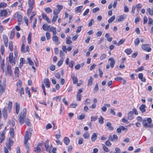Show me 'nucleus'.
Instances as JSON below:
<instances>
[{"label":"nucleus","mask_w":153,"mask_h":153,"mask_svg":"<svg viewBox=\"0 0 153 153\" xmlns=\"http://www.w3.org/2000/svg\"><path fill=\"white\" fill-rule=\"evenodd\" d=\"M2 115L4 118L6 119L7 117V107H5L2 111Z\"/></svg>","instance_id":"f8f14e48"},{"label":"nucleus","mask_w":153,"mask_h":153,"mask_svg":"<svg viewBox=\"0 0 153 153\" xmlns=\"http://www.w3.org/2000/svg\"><path fill=\"white\" fill-rule=\"evenodd\" d=\"M97 116H92L91 117V121H95L97 119Z\"/></svg>","instance_id":"13d9d810"},{"label":"nucleus","mask_w":153,"mask_h":153,"mask_svg":"<svg viewBox=\"0 0 153 153\" xmlns=\"http://www.w3.org/2000/svg\"><path fill=\"white\" fill-rule=\"evenodd\" d=\"M9 48L10 49L11 51H12L13 50V43L12 42L10 41L9 42Z\"/></svg>","instance_id":"72a5a7b5"},{"label":"nucleus","mask_w":153,"mask_h":153,"mask_svg":"<svg viewBox=\"0 0 153 153\" xmlns=\"http://www.w3.org/2000/svg\"><path fill=\"white\" fill-rule=\"evenodd\" d=\"M25 60H24L23 58H21L20 59V62L19 63V66L22 67L23 64L25 63Z\"/></svg>","instance_id":"e433bc0d"},{"label":"nucleus","mask_w":153,"mask_h":153,"mask_svg":"<svg viewBox=\"0 0 153 153\" xmlns=\"http://www.w3.org/2000/svg\"><path fill=\"white\" fill-rule=\"evenodd\" d=\"M103 149L104 151L106 152H108L109 151V150L108 149V148L106 147L104 144H102Z\"/></svg>","instance_id":"3c124183"},{"label":"nucleus","mask_w":153,"mask_h":153,"mask_svg":"<svg viewBox=\"0 0 153 153\" xmlns=\"http://www.w3.org/2000/svg\"><path fill=\"white\" fill-rule=\"evenodd\" d=\"M125 42V39H121L117 44L118 46H120L122 44Z\"/></svg>","instance_id":"49530a36"},{"label":"nucleus","mask_w":153,"mask_h":153,"mask_svg":"<svg viewBox=\"0 0 153 153\" xmlns=\"http://www.w3.org/2000/svg\"><path fill=\"white\" fill-rule=\"evenodd\" d=\"M19 69L18 67H16L15 69L14 73L15 76L17 77H18L19 76Z\"/></svg>","instance_id":"f704fd0d"},{"label":"nucleus","mask_w":153,"mask_h":153,"mask_svg":"<svg viewBox=\"0 0 153 153\" xmlns=\"http://www.w3.org/2000/svg\"><path fill=\"white\" fill-rule=\"evenodd\" d=\"M115 19V16H113L111 17L108 20V22L109 23H110L113 22Z\"/></svg>","instance_id":"a19ab883"},{"label":"nucleus","mask_w":153,"mask_h":153,"mask_svg":"<svg viewBox=\"0 0 153 153\" xmlns=\"http://www.w3.org/2000/svg\"><path fill=\"white\" fill-rule=\"evenodd\" d=\"M144 70L143 67L142 66L140 67H139L137 70L135 71L136 72H137L139 71H141Z\"/></svg>","instance_id":"5fc2aeb1"},{"label":"nucleus","mask_w":153,"mask_h":153,"mask_svg":"<svg viewBox=\"0 0 153 153\" xmlns=\"http://www.w3.org/2000/svg\"><path fill=\"white\" fill-rule=\"evenodd\" d=\"M90 100L89 99L87 98V99L85 101V102L84 104L85 105H88L90 103Z\"/></svg>","instance_id":"69168bd1"},{"label":"nucleus","mask_w":153,"mask_h":153,"mask_svg":"<svg viewBox=\"0 0 153 153\" xmlns=\"http://www.w3.org/2000/svg\"><path fill=\"white\" fill-rule=\"evenodd\" d=\"M4 60H3L2 62H1V69L3 70V71H4Z\"/></svg>","instance_id":"bf43d9fd"},{"label":"nucleus","mask_w":153,"mask_h":153,"mask_svg":"<svg viewBox=\"0 0 153 153\" xmlns=\"http://www.w3.org/2000/svg\"><path fill=\"white\" fill-rule=\"evenodd\" d=\"M45 36L47 40H48L50 39L51 36L49 33L48 32H46L45 34Z\"/></svg>","instance_id":"e2e57ef3"},{"label":"nucleus","mask_w":153,"mask_h":153,"mask_svg":"<svg viewBox=\"0 0 153 153\" xmlns=\"http://www.w3.org/2000/svg\"><path fill=\"white\" fill-rule=\"evenodd\" d=\"M125 52L127 54L129 55L131 54L132 52V51L130 48H128L126 49L125 50Z\"/></svg>","instance_id":"2f4dec72"},{"label":"nucleus","mask_w":153,"mask_h":153,"mask_svg":"<svg viewBox=\"0 0 153 153\" xmlns=\"http://www.w3.org/2000/svg\"><path fill=\"white\" fill-rule=\"evenodd\" d=\"M70 139L67 137H65L64 138V142L65 143L66 145H68L70 142Z\"/></svg>","instance_id":"c85d7f7f"},{"label":"nucleus","mask_w":153,"mask_h":153,"mask_svg":"<svg viewBox=\"0 0 153 153\" xmlns=\"http://www.w3.org/2000/svg\"><path fill=\"white\" fill-rule=\"evenodd\" d=\"M147 11L148 12L150 15L152 16L153 15V11L151 10V9L150 8H149L147 9Z\"/></svg>","instance_id":"680f3d73"},{"label":"nucleus","mask_w":153,"mask_h":153,"mask_svg":"<svg viewBox=\"0 0 153 153\" xmlns=\"http://www.w3.org/2000/svg\"><path fill=\"white\" fill-rule=\"evenodd\" d=\"M58 17V15L53 16L51 20L52 22L54 23L56 21Z\"/></svg>","instance_id":"864d4df0"},{"label":"nucleus","mask_w":153,"mask_h":153,"mask_svg":"<svg viewBox=\"0 0 153 153\" xmlns=\"http://www.w3.org/2000/svg\"><path fill=\"white\" fill-rule=\"evenodd\" d=\"M15 106L16 108V113L17 114H18L20 109V105L17 102H16L15 104Z\"/></svg>","instance_id":"a211bd4d"},{"label":"nucleus","mask_w":153,"mask_h":153,"mask_svg":"<svg viewBox=\"0 0 153 153\" xmlns=\"http://www.w3.org/2000/svg\"><path fill=\"white\" fill-rule=\"evenodd\" d=\"M5 82H2L0 80V95H1L5 91Z\"/></svg>","instance_id":"f03ea898"},{"label":"nucleus","mask_w":153,"mask_h":153,"mask_svg":"<svg viewBox=\"0 0 153 153\" xmlns=\"http://www.w3.org/2000/svg\"><path fill=\"white\" fill-rule=\"evenodd\" d=\"M67 48L65 45H63L62 47V49L63 51L65 53H66L67 52Z\"/></svg>","instance_id":"774afa93"},{"label":"nucleus","mask_w":153,"mask_h":153,"mask_svg":"<svg viewBox=\"0 0 153 153\" xmlns=\"http://www.w3.org/2000/svg\"><path fill=\"white\" fill-rule=\"evenodd\" d=\"M71 77L72 78L73 83L74 84H75L78 82V79L77 77L75 76L74 75L73 76V75L71 76Z\"/></svg>","instance_id":"c756f323"},{"label":"nucleus","mask_w":153,"mask_h":153,"mask_svg":"<svg viewBox=\"0 0 153 153\" xmlns=\"http://www.w3.org/2000/svg\"><path fill=\"white\" fill-rule=\"evenodd\" d=\"M93 83V79L91 76L88 80V85H91Z\"/></svg>","instance_id":"c03bdc74"},{"label":"nucleus","mask_w":153,"mask_h":153,"mask_svg":"<svg viewBox=\"0 0 153 153\" xmlns=\"http://www.w3.org/2000/svg\"><path fill=\"white\" fill-rule=\"evenodd\" d=\"M14 16L15 17H16L17 19L18 24L20 23L22 19V16L18 13H16L15 14Z\"/></svg>","instance_id":"ddd939ff"},{"label":"nucleus","mask_w":153,"mask_h":153,"mask_svg":"<svg viewBox=\"0 0 153 153\" xmlns=\"http://www.w3.org/2000/svg\"><path fill=\"white\" fill-rule=\"evenodd\" d=\"M60 12L59 10L58 9H54L53 10V14L57 15V14L59 13Z\"/></svg>","instance_id":"8fccbe9b"},{"label":"nucleus","mask_w":153,"mask_h":153,"mask_svg":"<svg viewBox=\"0 0 153 153\" xmlns=\"http://www.w3.org/2000/svg\"><path fill=\"white\" fill-rule=\"evenodd\" d=\"M9 133L10 137L12 138H13L14 136V131L13 128H10L9 131Z\"/></svg>","instance_id":"393cba45"},{"label":"nucleus","mask_w":153,"mask_h":153,"mask_svg":"<svg viewBox=\"0 0 153 153\" xmlns=\"http://www.w3.org/2000/svg\"><path fill=\"white\" fill-rule=\"evenodd\" d=\"M85 116V115L84 114H82L80 115L77 117V118L78 120H82L84 119Z\"/></svg>","instance_id":"c9c22d12"},{"label":"nucleus","mask_w":153,"mask_h":153,"mask_svg":"<svg viewBox=\"0 0 153 153\" xmlns=\"http://www.w3.org/2000/svg\"><path fill=\"white\" fill-rule=\"evenodd\" d=\"M143 75L142 73H140L138 74V77L140 79L141 81L143 82H145L146 81V79L145 78L143 77Z\"/></svg>","instance_id":"5701e85b"},{"label":"nucleus","mask_w":153,"mask_h":153,"mask_svg":"<svg viewBox=\"0 0 153 153\" xmlns=\"http://www.w3.org/2000/svg\"><path fill=\"white\" fill-rule=\"evenodd\" d=\"M25 45H24L22 44L21 48V51L23 53H26V51L29 52V48L28 46H27L26 47V50L24 49V48H25Z\"/></svg>","instance_id":"aec40b11"},{"label":"nucleus","mask_w":153,"mask_h":153,"mask_svg":"<svg viewBox=\"0 0 153 153\" xmlns=\"http://www.w3.org/2000/svg\"><path fill=\"white\" fill-rule=\"evenodd\" d=\"M45 10L46 12L48 13L52 12V10L49 7H47L45 9Z\"/></svg>","instance_id":"09e8293b"},{"label":"nucleus","mask_w":153,"mask_h":153,"mask_svg":"<svg viewBox=\"0 0 153 153\" xmlns=\"http://www.w3.org/2000/svg\"><path fill=\"white\" fill-rule=\"evenodd\" d=\"M25 123L28 126H30L31 124L30 122L29 119L28 118H26L25 119Z\"/></svg>","instance_id":"ea45409f"},{"label":"nucleus","mask_w":153,"mask_h":153,"mask_svg":"<svg viewBox=\"0 0 153 153\" xmlns=\"http://www.w3.org/2000/svg\"><path fill=\"white\" fill-rule=\"evenodd\" d=\"M151 45L149 44L142 45V48L144 51L148 52H150L151 51V48H150Z\"/></svg>","instance_id":"7ed1b4c3"},{"label":"nucleus","mask_w":153,"mask_h":153,"mask_svg":"<svg viewBox=\"0 0 153 153\" xmlns=\"http://www.w3.org/2000/svg\"><path fill=\"white\" fill-rule=\"evenodd\" d=\"M98 136L97 133H94L92 135L91 137L92 142H94L97 139Z\"/></svg>","instance_id":"f3484780"},{"label":"nucleus","mask_w":153,"mask_h":153,"mask_svg":"<svg viewBox=\"0 0 153 153\" xmlns=\"http://www.w3.org/2000/svg\"><path fill=\"white\" fill-rule=\"evenodd\" d=\"M9 13H8L6 10L3 9L2 10H0V16L1 17H6L10 14V12L9 11Z\"/></svg>","instance_id":"20e7f679"},{"label":"nucleus","mask_w":153,"mask_h":153,"mask_svg":"<svg viewBox=\"0 0 153 153\" xmlns=\"http://www.w3.org/2000/svg\"><path fill=\"white\" fill-rule=\"evenodd\" d=\"M83 7V6H81L76 7L75 8V11H77L78 13L81 12V9Z\"/></svg>","instance_id":"473e14b6"},{"label":"nucleus","mask_w":153,"mask_h":153,"mask_svg":"<svg viewBox=\"0 0 153 153\" xmlns=\"http://www.w3.org/2000/svg\"><path fill=\"white\" fill-rule=\"evenodd\" d=\"M44 82L45 84V85L46 87L49 88L50 86V83L49 80L48 79L46 78L44 80Z\"/></svg>","instance_id":"4be33fe9"},{"label":"nucleus","mask_w":153,"mask_h":153,"mask_svg":"<svg viewBox=\"0 0 153 153\" xmlns=\"http://www.w3.org/2000/svg\"><path fill=\"white\" fill-rule=\"evenodd\" d=\"M118 137L117 135L116 134H114L112 137L111 135H110L109 136L108 139L109 140L113 141H117L118 140Z\"/></svg>","instance_id":"6e6552de"},{"label":"nucleus","mask_w":153,"mask_h":153,"mask_svg":"<svg viewBox=\"0 0 153 153\" xmlns=\"http://www.w3.org/2000/svg\"><path fill=\"white\" fill-rule=\"evenodd\" d=\"M31 134L29 133L27 131L26 132L24 137V143H27L28 140L30 139Z\"/></svg>","instance_id":"423d86ee"},{"label":"nucleus","mask_w":153,"mask_h":153,"mask_svg":"<svg viewBox=\"0 0 153 153\" xmlns=\"http://www.w3.org/2000/svg\"><path fill=\"white\" fill-rule=\"evenodd\" d=\"M9 61L10 63L12 64V65H14L15 64V62L16 61L17 57H13V52L10 53L9 56Z\"/></svg>","instance_id":"f257e3e1"},{"label":"nucleus","mask_w":153,"mask_h":153,"mask_svg":"<svg viewBox=\"0 0 153 153\" xmlns=\"http://www.w3.org/2000/svg\"><path fill=\"white\" fill-rule=\"evenodd\" d=\"M49 30L51 32H52L53 34V35H55L56 34V30L55 28L53 27H52L50 28Z\"/></svg>","instance_id":"cd10ccee"},{"label":"nucleus","mask_w":153,"mask_h":153,"mask_svg":"<svg viewBox=\"0 0 153 153\" xmlns=\"http://www.w3.org/2000/svg\"><path fill=\"white\" fill-rule=\"evenodd\" d=\"M106 55L105 53L102 54L100 57V59L102 60L105 59L106 57Z\"/></svg>","instance_id":"6e6d98bb"},{"label":"nucleus","mask_w":153,"mask_h":153,"mask_svg":"<svg viewBox=\"0 0 153 153\" xmlns=\"http://www.w3.org/2000/svg\"><path fill=\"white\" fill-rule=\"evenodd\" d=\"M63 58H61L60 59V60L57 63V65L59 66H60L63 63Z\"/></svg>","instance_id":"a18cd8bd"},{"label":"nucleus","mask_w":153,"mask_h":153,"mask_svg":"<svg viewBox=\"0 0 153 153\" xmlns=\"http://www.w3.org/2000/svg\"><path fill=\"white\" fill-rule=\"evenodd\" d=\"M34 2V0H29L28 5L29 7L33 8V5Z\"/></svg>","instance_id":"b1692460"},{"label":"nucleus","mask_w":153,"mask_h":153,"mask_svg":"<svg viewBox=\"0 0 153 153\" xmlns=\"http://www.w3.org/2000/svg\"><path fill=\"white\" fill-rule=\"evenodd\" d=\"M143 125L144 127L145 128H151L153 127V124L152 123L150 124H147L146 120H143Z\"/></svg>","instance_id":"0eeeda50"},{"label":"nucleus","mask_w":153,"mask_h":153,"mask_svg":"<svg viewBox=\"0 0 153 153\" xmlns=\"http://www.w3.org/2000/svg\"><path fill=\"white\" fill-rule=\"evenodd\" d=\"M140 42V40L138 38H136L134 40V43L135 45L136 46L138 45Z\"/></svg>","instance_id":"37998d69"},{"label":"nucleus","mask_w":153,"mask_h":153,"mask_svg":"<svg viewBox=\"0 0 153 153\" xmlns=\"http://www.w3.org/2000/svg\"><path fill=\"white\" fill-rule=\"evenodd\" d=\"M26 116L25 114H23L22 115L20 114L19 117L18 118V120L21 125H22L24 123Z\"/></svg>","instance_id":"39448f33"},{"label":"nucleus","mask_w":153,"mask_h":153,"mask_svg":"<svg viewBox=\"0 0 153 153\" xmlns=\"http://www.w3.org/2000/svg\"><path fill=\"white\" fill-rule=\"evenodd\" d=\"M25 91L26 93H27L29 97H31L30 91L29 90L28 87H26L25 88Z\"/></svg>","instance_id":"79ce46f5"},{"label":"nucleus","mask_w":153,"mask_h":153,"mask_svg":"<svg viewBox=\"0 0 153 153\" xmlns=\"http://www.w3.org/2000/svg\"><path fill=\"white\" fill-rule=\"evenodd\" d=\"M71 37L69 36H68L66 38V43L67 44H71L72 42L71 40Z\"/></svg>","instance_id":"7c9ffc66"},{"label":"nucleus","mask_w":153,"mask_h":153,"mask_svg":"<svg viewBox=\"0 0 153 153\" xmlns=\"http://www.w3.org/2000/svg\"><path fill=\"white\" fill-rule=\"evenodd\" d=\"M111 124L110 122H107L106 123V126L108 128V129L110 130H112L114 128L111 126Z\"/></svg>","instance_id":"bb28decb"},{"label":"nucleus","mask_w":153,"mask_h":153,"mask_svg":"<svg viewBox=\"0 0 153 153\" xmlns=\"http://www.w3.org/2000/svg\"><path fill=\"white\" fill-rule=\"evenodd\" d=\"M134 112L133 111H130L128 114V119L129 120H131L133 118V115Z\"/></svg>","instance_id":"412c9836"},{"label":"nucleus","mask_w":153,"mask_h":153,"mask_svg":"<svg viewBox=\"0 0 153 153\" xmlns=\"http://www.w3.org/2000/svg\"><path fill=\"white\" fill-rule=\"evenodd\" d=\"M108 61H110V66L111 68H113L114 67V65L115 63V61L114 60L113 58L112 57L108 59Z\"/></svg>","instance_id":"dca6fc26"},{"label":"nucleus","mask_w":153,"mask_h":153,"mask_svg":"<svg viewBox=\"0 0 153 153\" xmlns=\"http://www.w3.org/2000/svg\"><path fill=\"white\" fill-rule=\"evenodd\" d=\"M52 39L56 45H59L60 43V41L59 40L58 37L55 35L52 36Z\"/></svg>","instance_id":"4468645a"},{"label":"nucleus","mask_w":153,"mask_h":153,"mask_svg":"<svg viewBox=\"0 0 153 153\" xmlns=\"http://www.w3.org/2000/svg\"><path fill=\"white\" fill-rule=\"evenodd\" d=\"M12 71L11 70V66L10 65H8L7 66V70L5 71V75H9L10 76L11 75Z\"/></svg>","instance_id":"1a4fd4ad"},{"label":"nucleus","mask_w":153,"mask_h":153,"mask_svg":"<svg viewBox=\"0 0 153 153\" xmlns=\"http://www.w3.org/2000/svg\"><path fill=\"white\" fill-rule=\"evenodd\" d=\"M12 103L11 102L9 101L8 102V110L9 111H10L11 110L12 107Z\"/></svg>","instance_id":"4c0bfd02"},{"label":"nucleus","mask_w":153,"mask_h":153,"mask_svg":"<svg viewBox=\"0 0 153 153\" xmlns=\"http://www.w3.org/2000/svg\"><path fill=\"white\" fill-rule=\"evenodd\" d=\"M50 26H48L47 25L45 24H44L42 25V29L45 31H47Z\"/></svg>","instance_id":"58836bf2"},{"label":"nucleus","mask_w":153,"mask_h":153,"mask_svg":"<svg viewBox=\"0 0 153 153\" xmlns=\"http://www.w3.org/2000/svg\"><path fill=\"white\" fill-rule=\"evenodd\" d=\"M31 33H29L27 38L28 42L29 44L30 43L31 39Z\"/></svg>","instance_id":"de8ad7c7"},{"label":"nucleus","mask_w":153,"mask_h":153,"mask_svg":"<svg viewBox=\"0 0 153 153\" xmlns=\"http://www.w3.org/2000/svg\"><path fill=\"white\" fill-rule=\"evenodd\" d=\"M56 7L58 8V10H59L60 12L63 8V6L62 5L57 4L56 6Z\"/></svg>","instance_id":"0e129e2a"},{"label":"nucleus","mask_w":153,"mask_h":153,"mask_svg":"<svg viewBox=\"0 0 153 153\" xmlns=\"http://www.w3.org/2000/svg\"><path fill=\"white\" fill-rule=\"evenodd\" d=\"M99 119V122L101 124H102L104 123V119L103 117L101 116Z\"/></svg>","instance_id":"4d7b16f0"},{"label":"nucleus","mask_w":153,"mask_h":153,"mask_svg":"<svg viewBox=\"0 0 153 153\" xmlns=\"http://www.w3.org/2000/svg\"><path fill=\"white\" fill-rule=\"evenodd\" d=\"M43 146V145L42 143H39L37 145L36 147L34 148V151L37 153L40 152L41 151L40 148Z\"/></svg>","instance_id":"9b49d317"},{"label":"nucleus","mask_w":153,"mask_h":153,"mask_svg":"<svg viewBox=\"0 0 153 153\" xmlns=\"http://www.w3.org/2000/svg\"><path fill=\"white\" fill-rule=\"evenodd\" d=\"M27 60H28V63L30 65H34V63L31 60V59L30 57L27 58Z\"/></svg>","instance_id":"603ef678"},{"label":"nucleus","mask_w":153,"mask_h":153,"mask_svg":"<svg viewBox=\"0 0 153 153\" xmlns=\"http://www.w3.org/2000/svg\"><path fill=\"white\" fill-rule=\"evenodd\" d=\"M85 139H88L89 137V134L88 132L85 133L83 135Z\"/></svg>","instance_id":"052dcab7"},{"label":"nucleus","mask_w":153,"mask_h":153,"mask_svg":"<svg viewBox=\"0 0 153 153\" xmlns=\"http://www.w3.org/2000/svg\"><path fill=\"white\" fill-rule=\"evenodd\" d=\"M126 18V15H121L118 16L116 20L117 22H120L123 21Z\"/></svg>","instance_id":"2eb2a0df"},{"label":"nucleus","mask_w":153,"mask_h":153,"mask_svg":"<svg viewBox=\"0 0 153 153\" xmlns=\"http://www.w3.org/2000/svg\"><path fill=\"white\" fill-rule=\"evenodd\" d=\"M50 69L52 71H53L55 69V66L54 65H51L50 67Z\"/></svg>","instance_id":"338daca9"},{"label":"nucleus","mask_w":153,"mask_h":153,"mask_svg":"<svg viewBox=\"0 0 153 153\" xmlns=\"http://www.w3.org/2000/svg\"><path fill=\"white\" fill-rule=\"evenodd\" d=\"M146 107V105L144 104L141 105L139 107V110L141 111L142 113L145 112L146 111L145 108Z\"/></svg>","instance_id":"6ab92c4d"},{"label":"nucleus","mask_w":153,"mask_h":153,"mask_svg":"<svg viewBox=\"0 0 153 153\" xmlns=\"http://www.w3.org/2000/svg\"><path fill=\"white\" fill-rule=\"evenodd\" d=\"M15 29L13 28V29L11 31L10 36V38L11 39H12L15 36Z\"/></svg>","instance_id":"a878e982"},{"label":"nucleus","mask_w":153,"mask_h":153,"mask_svg":"<svg viewBox=\"0 0 153 153\" xmlns=\"http://www.w3.org/2000/svg\"><path fill=\"white\" fill-rule=\"evenodd\" d=\"M49 141L48 140L46 141L44 143V146L45 148H46V151L49 152H50L51 149V147H52V146H50L48 145Z\"/></svg>","instance_id":"9d476101"}]
</instances>
